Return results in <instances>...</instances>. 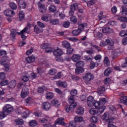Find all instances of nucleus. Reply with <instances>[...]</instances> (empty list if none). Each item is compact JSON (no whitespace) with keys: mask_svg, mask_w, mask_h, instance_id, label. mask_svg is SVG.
Listing matches in <instances>:
<instances>
[{"mask_svg":"<svg viewBox=\"0 0 127 127\" xmlns=\"http://www.w3.org/2000/svg\"><path fill=\"white\" fill-rule=\"evenodd\" d=\"M17 32H16V30L14 29H11V36L12 37V40L13 41H14L15 40V35H16V34Z\"/></svg>","mask_w":127,"mask_h":127,"instance_id":"obj_31","label":"nucleus"},{"mask_svg":"<svg viewBox=\"0 0 127 127\" xmlns=\"http://www.w3.org/2000/svg\"><path fill=\"white\" fill-rule=\"evenodd\" d=\"M26 61L27 63H32L35 61V57L33 55L26 58Z\"/></svg>","mask_w":127,"mask_h":127,"instance_id":"obj_21","label":"nucleus"},{"mask_svg":"<svg viewBox=\"0 0 127 127\" xmlns=\"http://www.w3.org/2000/svg\"><path fill=\"white\" fill-rule=\"evenodd\" d=\"M54 97V94L52 92H48L46 95L47 100H51Z\"/></svg>","mask_w":127,"mask_h":127,"instance_id":"obj_28","label":"nucleus"},{"mask_svg":"<svg viewBox=\"0 0 127 127\" xmlns=\"http://www.w3.org/2000/svg\"><path fill=\"white\" fill-rule=\"evenodd\" d=\"M83 59L84 60H85V61H87V62H90L91 61H92V58H91L89 56H85L83 57Z\"/></svg>","mask_w":127,"mask_h":127,"instance_id":"obj_52","label":"nucleus"},{"mask_svg":"<svg viewBox=\"0 0 127 127\" xmlns=\"http://www.w3.org/2000/svg\"><path fill=\"white\" fill-rule=\"evenodd\" d=\"M102 120L103 121H106L107 123L108 124H111V123H113V120L110 118V113L109 112H106L102 117Z\"/></svg>","mask_w":127,"mask_h":127,"instance_id":"obj_4","label":"nucleus"},{"mask_svg":"<svg viewBox=\"0 0 127 127\" xmlns=\"http://www.w3.org/2000/svg\"><path fill=\"white\" fill-rule=\"evenodd\" d=\"M84 72V68L83 67H76L75 68L76 74H81Z\"/></svg>","mask_w":127,"mask_h":127,"instance_id":"obj_33","label":"nucleus"},{"mask_svg":"<svg viewBox=\"0 0 127 127\" xmlns=\"http://www.w3.org/2000/svg\"><path fill=\"white\" fill-rule=\"evenodd\" d=\"M87 24L86 23L80 24L78 26V29L74 30L72 31L71 33L72 35H73V36H77L79 35V34L84 30V28H85V27H87Z\"/></svg>","mask_w":127,"mask_h":127,"instance_id":"obj_2","label":"nucleus"},{"mask_svg":"<svg viewBox=\"0 0 127 127\" xmlns=\"http://www.w3.org/2000/svg\"><path fill=\"white\" fill-rule=\"evenodd\" d=\"M77 90L73 89L71 91V96L68 99V102L70 105L66 106L65 107V111L66 113H69L70 111L72 112V111H74L75 108L77 107V103L75 102V98L74 97L76 95H77Z\"/></svg>","mask_w":127,"mask_h":127,"instance_id":"obj_1","label":"nucleus"},{"mask_svg":"<svg viewBox=\"0 0 127 127\" xmlns=\"http://www.w3.org/2000/svg\"><path fill=\"white\" fill-rule=\"evenodd\" d=\"M105 91H106V87H105V86H100L97 89V93L99 95L104 94Z\"/></svg>","mask_w":127,"mask_h":127,"instance_id":"obj_18","label":"nucleus"},{"mask_svg":"<svg viewBox=\"0 0 127 127\" xmlns=\"http://www.w3.org/2000/svg\"><path fill=\"white\" fill-rule=\"evenodd\" d=\"M3 110L8 114L13 112V107L9 104H6L3 108Z\"/></svg>","mask_w":127,"mask_h":127,"instance_id":"obj_5","label":"nucleus"},{"mask_svg":"<svg viewBox=\"0 0 127 127\" xmlns=\"http://www.w3.org/2000/svg\"><path fill=\"white\" fill-rule=\"evenodd\" d=\"M96 0H91L88 1L87 3V6H91V5H93V4H95L96 3Z\"/></svg>","mask_w":127,"mask_h":127,"instance_id":"obj_42","label":"nucleus"},{"mask_svg":"<svg viewBox=\"0 0 127 127\" xmlns=\"http://www.w3.org/2000/svg\"><path fill=\"white\" fill-rule=\"evenodd\" d=\"M71 59L73 62H77V61L81 59V56L79 55H73L71 57Z\"/></svg>","mask_w":127,"mask_h":127,"instance_id":"obj_25","label":"nucleus"},{"mask_svg":"<svg viewBox=\"0 0 127 127\" xmlns=\"http://www.w3.org/2000/svg\"><path fill=\"white\" fill-rule=\"evenodd\" d=\"M44 72V70L42 69V68L39 67L37 68V73L38 74H41V73H43Z\"/></svg>","mask_w":127,"mask_h":127,"instance_id":"obj_60","label":"nucleus"},{"mask_svg":"<svg viewBox=\"0 0 127 127\" xmlns=\"http://www.w3.org/2000/svg\"><path fill=\"white\" fill-rule=\"evenodd\" d=\"M28 89L26 87H24L22 88L21 93V97L22 99H24V98H26L28 95Z\"/></svg>","mask_w":127,"mask_h":127,"instance_id":"obj_9","label":"nucleus"},{"mask_svg":"<svg viewBox=\"0 0 127 127\" xmlns=\"http://www.w3.org/2000/svg\"><path fill=\"white\" fill-rule=\"evenodd\" d=\"M19 17L20 19H23V18H24V13H23V11H20L19 13Z\"/></svg>","mask_w":127,"mask_h":127,"instance_id":"obj_54","label":"nucleus"},{"mask_svg":"<svg viewBox=\"0 0 127 127\" xmlns=\"http://www.w3.org/2000/svg\"><path fill=\"white\" fill-rule=\"evenodd\" d=\"M55 125H60V126H63L65 127L66 126V123L64 122V119L63 118H60L58 119L55 122Z\"/></svg>","mask_w":127,"mask_h":127,"instance_id":"obj_8","label":"nucleus"},{"mask_svg":"<svg viewBox=\"0 0 127 127\" xmlns=\"http://www.w3.org/2000/svg\"><path fill=\"white\" fill-rule=\"evenodd\" d=\"M51 18H52V16H51V15L50 14H44L41 17L42 20H43V21H46V22L49 21L51 20Z\"/></svg>","mask_w":127,"mask_h":127,"instance_id":"obj_14","label":"nucleus"},{"mask_svg":"<svg viewBox=\"0 0 127 127\" xmlns=\"http://www.w3.org/2000/svg\"><path fill=\"white\" fill-rule=\"evenodd\" d=\"M51 23H52V24H54V25H56V24H59V20L58 19L51 20Z\"/></svg>","mask_w":127,"mask_h":127,"instance_id":"obj_47","label":"nucleus"},{"mask_svg":"<svg viewBox=\"0 0 127 127\" xmlns=\"http://www.w3.org/2000/svg\"><path fill=\"white\" fill-rule=\"evenodd\" d=\"M52 51H53L52 48L49 47V46L45 50V52L46 53H50L52 52Z\"/></svg>","mask_w":127,"mask_h":127,"instance_id":"obj_61","label":"nucleus"},{"mask_svg":"<svg viewBox=\"0 0 127 127\" xmlns=\"http://www.w3.org/2000/svg\"><path fill=\"white\" fill-rule=\"evenodd\" d=\"M84 112H85L84 108L79 107L77 108L76 113V114H77V115H83V114H84Z\"/></svg>","mask_w":127,"mask_h":127,"instance_id":"obj_22","label":"nucleus"},{"mask_svg":"<svg viewBox=\"0 0 127 127\" xmlns=\"http://www.w3.org/2000/svg\"><path fill=\"white\" fill-rule=\"evenodd\" d=\"M89 66L90 69H94L96 67V64L94 62H91Z\"/></svg>","mask_w":127,"mask_h":127,"instance_id":"obj_58","label":"nucleus"},{"mask_svg":"<svg viewBox=\"0 0 127 127\" xmlns=\"http://www.w3.org/2000/svg\"><path fill=\"white\" fill-rule=\"evenodd\" d=\"M119 96L121 97L120 99L121 103H122L125 106H127V96H125V94L123 92L120 93Z\"/></svg>","mask_w":127,"mask_h":127,"instance_id":"obj_7","label":"nucleus"},{"mask_svg":"<svg viewBox=\"0 0 127 127\" xmlns=\"http://www.w3.org/2000/svg\"><path fill=\"white\" fill-rule=\"evenodd\" d=\"M45 90V86H42L41 87H39L37 89V92L40 94H43L44 93V90Z\"/></svg>","mask_w":127,"mask_h":127,"instance_id":"obj_37","label":"nucleus"},{"mask_svg":"<svg viewBox=\"0 0 127 127\" xmlns=\"http://www.w3.org/2000/svg\"><path fill=\"white\" fill-rule=\"evenodd\" d=\"M122 8V11H121V15H122L123 16H126V15H127V8L126 7V6L123 5L121 7Z\"/></svg>","mask_w":127,"mask_h":127,"instance_id":"obj_24","label":"nucleus"},{"mask_svg":"<svg viewBox=\"0 0 127 127\" xmlns=\"http://www.w3.org/2000/svg\"><path fill=\"white\" fill-rule=\"evenodd\" d=\"M48 45L46 43H44L41 46L42 49H45L46 50L47 48L48 47Z\"/></svg>","mask_w":127,"mask_h":127,"instance_id":"obj_62","label":"nucleus"},{"mask_svg":"<svg viewBox=\"0 0 127 127\" xmlns=\"http://www.w3.org/2000/svg\"><path fill=\"white\" fill-rule=\"evenodd\" d=\"M53 54L56 56L55 60L56 61L58 62H62L63 61V60L60 58L61 55L63 54V52L61 50L59 49L55 50L53 52Z\"/></svg>","mask_w":127,"mask_h":127,"instance_id":"obj_3","label":"nucleus"},{"mask_svg":"<svg viewBox=\"0 0 127 127\" xmlns=\"http://www.w3.org/2000/svg\"><path fill=\"white\" fill-rule=\"evenodd\" d=\"M83 120H84V118H83L82 117L77 116V117H75L74 118V122H75L76 123L78 122H82Z\"/></svg>","mask_w":127,"mask_h":127,"instance_id":"obj_44","label":"nucleus"},{"mask_svg":"<svg viewBox=\"0 0 127 127\" xmlns=\"http://www.w3.org/2000/svg\"><path fill=\"white\" fill-rule=\"evenodd\" d=\"M66 49V54L68 55L72 54L74 52V49L71 48V47L69 48H67V49Z\"/></svg>","mask_w":127,"mask_h":127,"instance_id":"obj_40","label":"nucleus"},{"mask_svg":"<svg viewBox=\"0 0 127 127\" xmlns=\"http://www.w3.org/2000/svg\"><path fill=\"white\" fill-rule=\"evenodd\" d=\"M106 42L107 45H110V46H113L114 45V41H113V40L112 39H107L106 40Z\"/></svg>","mask_w":127,"mask_h":127,"instance_id":"obj_38","label":"nucleus"},{"mask_svg":"<svg viewBox=\"0 0 127 127\" xmlns=\"http://www.w3.org/2000/svg\"><path fill=\"white\" fill-rule=\"evenodd\" d=\"M9 6L12 9H16V8H17V6L14 2H11L9 4Z\"/></svg>","mask_w":127,"mask_h":127,"instance_id":"obj_39","label":"nucleus"},{"mask_svg":"<svg viewBox=\"0 0 127 127\" xmlns=\"http://www.w3.org/2000/svg\"><path fill=\"white\" fill-rule=\"evenodd\" d=\"M38 5L39 8L40 12L42 13V14L46 12L47 9L45 7V5L41 4L40 2H38Z\"/></svg>","mask_w":127,"mask_h":127,"instance_id":"obj_11","label":"nucleus"},{"mask_svg":"<svg viewBox=\"0 0 127 127\" xmlns=\"http://www.w3.org/2000/svg\"><path fill=\"white\" fill-rule=\"evenodd\" d=\"M99 103L105 105L107 103V99L106 98H100L99 100Z\"/></svg>","mask_w":127,"mask_h":127,"instance_id":"obj_55","label":"nucleus"},{"mask_svg":"<svg viewBox=\"0 0 127 127\" xmlns=\"http://www.w3.org/2000/svg\"><path fill=\"white\" fill-rule=\"evenodd\" d=\"M104 63L105 64H106L107 66L109 65L110 64V61H109V59L108 57H105L104 60Z\"/></svg>","mask_w":127,"mask_h":127,"instance_id":"obj_56","label":"nucleus"},{"mask_svg":"<svg viewBox=\"0 0 127 127\" xmlns=\"http://www.w3.org/2000/svg\"><path fill=\"white\" fill-rule=\"evenodd\" d=\"M34 31L37 34H39V33H42L43 32V30L42 28L39 27L37 25H35L34 28Z\"/></svg>","mask_w":127,"mask_h":127,"instance_id":"obj_17","label":"nucleus"},{"mask_svg":"<svg viewBox=\"0 0 127 127\" xmlns=\"http://www.w3.org/2000/svg\"><path fill=\"white\" fill-rule=\"evenodd\" d=\"M70 21H72L73 23H76L77 22V18L74 16H71Z\"/></svg>","mask_w":127,"mask_h":127,"instance_id":"obj_57","label":"nucleus"},{"mask_svg":"<svg viewBox=\"0 0 127 127\" xmlns=\"http://www.w3.org/2000/svg\"><path fill=\"white\" fill-rule=\"evenodd\" d=\"M89 113L90 115H97V110H96L95 109L91 108L89 110Z\"/></svg>","mask_w":127,"mask_h":127,"instance_id":"obj_49","label":"nucleus"},{"mask_svg":"<svg viewBox=\"0 0 127 127\" xmlns=\"http://www.w3.org/2000/svg\"><path fill=\"white\" fill-rule=\"evenodd\" d=\"M15 122L16 123V125H17L18 126H22L24 124L23 120L22 119H16Z\"/></svg>","mask_w":127,"mask_h":127,"instance_id":"obj_36","label":"nucleus"},{"mask_svg":"<svg viewBox=\"0 0 127 127\" xmlns=\"http://www.w3.org/2000/svg\"><path fill=\"white\" fill-rule=\"evenodd\" d=\"M62 46L63 47H64V48H66L67 49V48H69L71 47V45L69 42L64 41L62 42Z\"/></svg>","mask_w":127,"mask_h":127,"instance_id":"obj_27","label":"nucleus"},{"mask_svg":"<svg viewBox=\"0 0 127 127\" xmlns=\"http://www.w3.org/2000/svg\"><path fill=\"white\" fill-rule=\"evenodd\" d=\"M95 103V99L94 97L92 96H89L87 98V106L89 108H92L93 106H94V104Z\"/></svg>","mask_w":127,"mask_h":127,"instance_id":"obj_10","label":"nucleus"},{"mask_svg":"<svg viewBox=\"0 0 127 127\" xmlns=\"http://www.w3.org/2000/svg\"><path fill=\"white\" fill-rule=\"evenodd\" d=\"M112 71H113V69L111 67H108L104 71V75L106 77H108L111 73H112Z\"/></svg>","mask_w":127,"mask_h":127,"instance_id":"obj_29","label":"nucleus"},{"mask_svg":"<svg viewBox=\"0 0 127 127\" xmlns=\"http://www.w3.org/2000/svg\"><path fill=\"white\" fill-rule=\"evenodd\" d=\"M114 30L110 27H106L102 29V32L103 33H112Z\"/></svg>","mask_w":127,"mask_h":127,"instance_id":"obj_20","label":"nucleus"},{"mask_svg":"<svg viewBox=\"0 0 127 127\" xmlns=\"http://www.w3.org/2000/svg\"><path fill=\"white\" fill-rule=\"evenodd\" d=\"M78 9V4L76 3H73L70 5V10L69 12V14L72 16L74 14V11Z\"/></svg>","mask_w":127,"mask_h":127,"instance_id":"obj_6","label":"nucleus"},{"mask_svg":"<svg viewBox=\"0 0 127 127\" xmlns=\"http://www.w3.org/2000/svg\"><path fill=\"white\" fill-rule=\"evenodd\" d=\"M4 14L6 15V16H13V15H14V11L8 9L4 11Z\"/></svg>","mask_w":127,"mask_h":127,"instance_id":"obj_15","label":"nucleus"},{"mask_svg":"<svg viewBox=\"0 0 127 127\" xmlns=\"http://www.w3.org/2000/svg\"><path fill=\"white\" fill-rule=\"evenodd\" d=\"M76 67H79L80 68H83L85 66V62L83 61H79L76 64Z\"/></svg>","mask_w":127,"mask_h":127,"instance_id":"obj_30","label":"nucleus"},{"mask_svg":"<svg viewBox=\"0 0 127 127\" xmlns=\"http://www.w3.org/2000/svg\"><path fill=\"white\" fill-rule=\"evenodd\" d=\"M33 50H34V49H33V48H31L29 50H28L26 52V55H31V54H32V52H33Z\"/></svg>","mask_w":127,"mask_h":127,"instance_id":"obj_50","label":"nucleus"},{"mask_svg":"<svg viewBox=\"0 0 127 127\" xmlns=\"http://www.w3.org/2000/svg\"><path fill=\"white\" fill-rule=\"evenodd\" d=\"M29 126L30 127H36L37 126V122L35 120L31 121L29 122Z\"/></svg>","mask_w":127,"mask_h":127,"instance_id":"obj_43","label":"nucleus"},{"mask_svg":"<svg viewBox=\"0 0 127 127\" xmlns=\"http://www.w3.org/2000/svg\"><path fill=\"white\" fill-rule=\"evenodd\" d=\"M120 36H127V32L126 30H123L120 33Z\"/></svg>","mask_w":127,"mask_h":127,"instance_id":"obj_59","label":"nucleus"},{"mask_svg":"<svg viewBox=\"0 0 127 127\" xmlns=\"http://www.w3.org/2000/svg\"><path fill=\"white\" fill-rule=\"evenodd\" d=\"M63 26L65 28H68V27L70 26V22H69L68 21L64 22L63 23Z\"/></svg>","mask_w":127,"mask_h":127,"instance_id":"obj_53","label":"nucleus"},{"mask_svg":"<svg viewBox=\"0 0 127 127\" xmlns=\"http://www.w3.org/2000/svg\"><path fill=\"white\" fill-rule=\"evenodd\" d=\"M18 5L20 8H25L26 7V2L23 0H19L18 1Z\"/></svg>","mask_w":127,"mask_h":127,"instance_id":"obj_19","label":"nucleus"},{"mask_svg":"<svg viewBox=\"0 0 127 127\" xmlns=\"http://www.w3.org/2000/svg\"><path fill=\"white\" fill-rule=\"evenodd\" d=\"M5 78V74L4 72L0 73V80H3Z\"/></svg>","mask_w":127,"mask_h":127,"instance_id":"obj_63","label":"nucleus"},{"mask_svg":"<svg viewBox=\"0 0 127 127\" xmlns=\"http://www.w3.org/2000/svg\"><path fill=\"white\" fill-rule=\"evenodd\" d=\"M105 110H106V106H101L97 111V114H98V115H101V114H103V112Z\"/></svg>","mask_w":127,"mask_h":127,"instance_id":"obj_26","label":"nucleus"},{"mask_svg":"<svg viewBox=\"0 0 127 127\" xmlns=\"http://www.w3.org/2000/svg\"><path fill=\"white\" fill-rule=\"evenodd\" d=\"M23 114L24 115V116H22L23 119H26L30 115L29 111L23 112Z\"/></svg>","mask_w":127,"mask_h":127,"instance_id":"obj_48","label":"nucleus"},{"mask_svg":"<svg viewBox=\"0 0 127 127\" xmlns=\"http://www.w3.org/2000/svg\"><path fill=\"white\" fill-rule=\"evenodd\" d=\"M84 80L86 81H92V80L94 79V75L93 74L88 72L85 74V77H84Z\"/></svg>","mask_w":127,"mask_h":127,"instance_id":"obj_12","label":"nucleus"},{"mask_svg":"<svg viewBox=\"0 0 127 127\" xmlns=\"http://www.w3.org/2000/svg\"><path fill=\"white\" fill-rule=\"evenodd\" d=\"M118 20L121 21L122 22H127V17L124 16H119L118 17Z\"/></svg>","mask_w":127,"mask_h":127,"instance_id":"obj_35","label":"nucleus"},{"mask_svg":"<svg viewBox=\"0 0 127 127\" xmlns=\"http://www.w3.org/2000/svg\"><path fill=\"white\" fill-rule=\"evenodd\" d=\"M28 30V27H26L22 30L20 31V32H17V34L18 35H20V34H23V33H26V32Z\"/></svg>","mask_w":127,"mask_h":127,"instance_id":"obj_41","label":"nucleus"},{"mask_svg":"<svg viewBox=\"0 0 127 127\" xmlns=\"http://www.w3.org/2000/svg\"><path fill=\"white\" fill-rule=\"evenodd\" d=\"M93 106L96 109H99L101 106V103H100L99 101H94V103L93 104Z\"/></svg>","mask_w":127,"mask_h":127,"instance_id":"obj_46","label":"nucleus"},{"mask_svg":"<svg viewBox=\"0 0 127 127\" xmlns=\"http://www.w3.org/2000/svg\"><path fill=\"white\" fill-rule=\"evenodd\" d=\"M49 11H50V12H55V11H56L57 10L56 6L53 5H51L49 7Z\"/></svg>","mask_w":127,"mask_h":127,"instance_id":"obj_34","label":"nucleus"},{"mask_svg":"<svg viewBox=\"0 0 127 127\" xmlns=\"http://www.w3.org/2000/svg\"><path fill=\"white\" fill-rule=\"evenodd\" d=\"M43 109L45 110V111H49L50 108H51V105L49 102H46L43 103Z\"/></svg>","mask_w":127,"mask_h":127,"instance_id":"obj_16","label":"nucleus"},{"mask_svg":"<svg viewBox=\"0 0 127 127\" xmlns=\"http://www.w3.org/2000/svg\"><path fill=\"white\" fill-rule=\"evenodd\" d=\"M8 114L5 112V111H4L3 109L2 112H0V120H2L3 119H4L6 116H7Z\"/></svg>","mask_w":127,"mask_h":127,"instance_id":"obj_32","label":"nucleus"},{"mask_svg":"<svg viewBox=\"0 0 127 127\" xmlns=\"http://www.w3.org/2000/svg\"><path fill=\"white\" fill-rule=\"evenodd\" d=\"M56 84L58 87H61L62 88H67V86H68L67 82L65 81H62L61 80H59L57 81Z\"/></svg>","mask_w":127,"mask_h":127,"instance_id":"obj_13","label":"nucleus"},{"mask_svg":"<svg viewBox=\"0 0 127 127\" xmlns=\"http://www.w3.org/2000/svg\"><path fill=\"white\" fill-rule=\"evenodd\" d=\"M98 118L97 117L92 116L90 118V122L91 123H97L98 122Z\"/></svg>","mask_w":127,"mask_h":127,"instance_id":"obj_45","label":"nucleus"},{"mask_svg":"<svg viewBox=\"0 0 127 127\" xmlns=\"http://www.w3.org/2000/svg\"><path fill=\"white\" fill-rule=\"evenodd\" d=\"M37 23L39 25V26H40V27H42V28H44L46 27V25L44 23L40 21H38Z\"/></svg>","mask_w":127,"mask_h":127,"instance_id":"obj_51","label":"nucleus"},{"mask_svg":"<svg viewBox=\"0 0 127 127\" xmlns=\"http://www.w3.org/2000/svg\"><path fill=\"white\" fill-rule=\"evenodd\" d=\"M15 86H16V81L13 80L8 84V87L10 89H14V88L15 87Z\"/></svg>","mask_w":127,"mask_h":127,"instance_id":"obj_23","label":"nucleus"},{"mask_svg":"<svg viewBox=\"0 0 127 127\" xmlns=\"http://www.w3.org/2000/svg\"><path fill=\"white\" fill-rule=\"evenodd\" d=\"M49 73L50 75H55V74H56V70L52 68L50 70Z\"/></svg>","mask_w":127,"mask_h":127,"instance_id":"obj_64","label":"nucleus"}]
</instances>
